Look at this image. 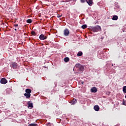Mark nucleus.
Masks as SVG:
<instances>
[{"label":"nucleus","mask_w":126,"mask_h":126,"mask_svg":"<svg viewBox=\"0 0 126 126\" xmlns=\"http://www.w3.org/2000/svg\"><path fill=\"white\" fill-rule=\"evenodd\" d=\"M101 30V27L99 26H95L92 29L93 32H99Z\"/></svg>","instance_id":"f257e3e1"},{"label":"nucleus","mask_w":126,"mask_h":126,"mask_svg":"<svg viewBox=\"0 0 126 126\" xmlns=\"http://www.w3.org/2000/svg\"><path fill=\"white\" fill-rule=\"evenodd\" d=\"M75 67L77 68H79V70H81V71H83V69H84V67L83 66L79 63L76 64L75 65Z\"/></svg>","instance_id":"f03ea898"},{"label":"nucleus","mask_w":126,"mask_h":126,"mask_svg":"<svg viewBox=\"0 0 126 126\" xmlns=\"http://www.w3.org/2000/svg\"><path fill=\"white\" fill-rule=\"evenodd\" d=\"M48 38V35L41 34L39 35V39L41 40H46Z\"/></svg>","instance_id":"7ed1b4c3"},{"label":"nucleus","mask_w":126,"mask_h":126,"mask_svg":"<svg viewBox=\"0 0 126 126\" xmlns=\"http://www.w3.org/2000/svg\"><path fill=\"white\" fill-rule=\"evenodd\" d=\"M0 82L1 84H6V83H7V80L4 78H2Z\"/></svg>","instance_id":"20e7f679"},{"label":"nucleus","mask_w":126,"mask_h":126,"mask_svg":"<svg viewBox=\"0 0 126 126\" xmlns=\"http://www.w3.org/2000/svg\"><path fill=\"white\" fill-rule=\"evenodd\" d=\"M64 36H68L69 35V31L68 29H66L63 31Z\"/></svg>","instance_id":"39448f33"},{"label":"nucleus","mask_w":126,"mask_h":126,"mask_svg":"<svg viewBox=\"0 0 126 126\" xmlns=\"http://www.w3.org/2000/svg\"><path fill=\"white\" fill-rule=\"evenodd\" d=\"M28 108L29 109H32L33 108V103H32V101H28Z\"/></svg>","instance_id":"423d86ee"},{"label":"nucleus","mask_w":126,"mask_h":126,"mask_svg":"<svg viewBox=\"0 0 126 126\" xmlns=\"http://www.w3.org/2000/svg\"><path fill=\"white\" fill-rule=\"evenodd\" d=\"M12 66L14 69H16L17 68L18 65L16 63H12Z\"/></svg>","instance_id":"0eeeda50"},{"label":"nucleus","mask_w":126,"mask_h":126,"mask_svg":"<svg viewBox=\"0 0 126 126\" xmlns=\"http://www.w3.org/2000/svg\"><path fill=\"white\" fill-rule=\"evenodd\" d=\"M86 1L90 6H91L92 4H93V1H92V0H86Z\"/></svg>","instance_id":"6e6552de"},{"label":"nucleus","mask_w":126,"mask_h":126,"mask_svg":"<svg viewBox=\"0 0 126 126\" xmlns=\"http://www.w3.org/2000/svg\"><path fill=\"white\" fill-rule=\"evenodd\" d=\"M92 93H96L97 92V88L96 87H93L91 90Z\"/></svg>","instance_id":"1a4fd4ad"},{"label":"nucleus","mask_w":126,"mask_h":126,"mask_svg":"<svg viewBox=\"0 0 126 126\" xmlns=\"http://www.w3.org/2000/svg\"><path fill=\"white\" fill-rule=\"evenodd\" d=\"M24 96L26 97L27 99H29L31 97V94H24Z\"/></svg>","instance_id":"9d476101"},{"label":"nucleus","mask_w":126,"mask_h":126,"mask_svg":"<svg viewBox=\"0 0 126 126\" xmlns=\"http://www.w3.org/2000/svg\"><path fill=\"white\" fill-rule=\"evenodd\" d=\"M94 109L95 111H96V112H98V111H99V110H100V107H99V106H98V105H95L94 107Z\"/></svg>","instance_id":"9b49d317"},{"label":"nucleus","mask_w":126,"mask_h":126,"mask_svg":"<svg viewBox=\"0 0 126 126\" xmlns=\"http://www.w3.org/2000/svg\"><path fill=\"white\" fill-rule=\"evenodd\" d=\"M25 92L28 94H31V92H32V90H31V89H27L25 90Z\"/></svg>","instance_id":"f8f14e48"},{"label":"nucleus","mask_w":126,"mask_h":126,"mask_svg":"<svg viewBox=\"0 0 126 126\" xmlns=\"http://www.w3.org/2000/svg\"><path fill=\"white\" fill-rule=\"evenodd\" d=\"M70 103H71V105H75V104H76V99H73L71 100Z\"/></svg>","instance_id":"ddd939ff"},{"label":"nucleus","mask_w":126,"mask_h":126,"mask_svg":"<svg viewBox=\"0 0 126 126\" xmlns=\"http://www.w3.org/2000/svg\"><path fill=\"white\" fill-rule=\"evenodd\" d=\"M119 17L117 15H114L112 17V20H118Z\"/></svg>","instance_id":"4468645a"},{"label":"nucleus","mask_w":126,"mask_h":126,"mask_svg":"<svg viewBox=\"0 0 126 126\" xmlns=\"http://www.w3.org/2000/svg\"><path fill=\"white\" fill-rule=\"evenodd\" d=\"M64 61L65 63L69 62V58L68 57H66L64 59Z\"/></svg>","instance_id":"2eb2a0df"},{"label":"nucleus","mask_w":126,"mask_h":126,"mask_svg":"<svg viewBox=\"0 0 126 126\" xmlns=\"http://www.w3.org/2000/svg\"><path fill=\"white\" fill-rule=\"evenodd\" d=\"M27 23H29L30 24L32 23V20L31 19H28L26 21Z\"/></svg>","instance_id":"dca6fc26"},{"label":"nucleus","mask_w":126,"mask_h":126,"mask_svg":"<svg viewBox=\"0 0 126 126\" xmlns=\"http://www.w3.org/2000/svg\"><path fill=\"white\" fill-rule=\"evenodd\" d=\"M83 54V53H82V52H78L77 54V57H81Z\"/></svg>","instance_id":"f3484780"},{"label":"nucleus","mask_w":126,"mask_h":126,"mask_svg":"<svg viewBox=\"0 0 126 126\" xmlns=\"http://www.w3.org/2000/svg\"><path fill=\"white\" fill-rule=\"evenodd\" d=\"M81 28H82V29H85L87 28V25H83L81 26Z\"/></svg>","instance_id":"a211bd4d"},{"label":"nucleus","mask_w":126,"mask_h":126,"mask_svg":"<svg viewBox=\"0 0 126 126\" xmlns=\"http://www.w3.org/2000/svg\"><path fill=\"white\" fill-rule=\"evenodd\" d=\"M31 34H32V36H36V35H37V33H36V32H35L34 31H32L31 32Z\"/></svg>","instance_id":"6ab92c4d"},{"label":"nucleus","mask_w":126,"mask_h":126,"mask_svg":"<svg viewBox=\"0 0 126 126\" xmlns=\"http://www.w3.org/2000/svg\"><path fill=\"white\" fill-rule=\"evenodd\" d=\"M123 91L124 93H126V86L123 87Z\"/></svg>","instance_id":"aec40b11"},{"label":"nucleus","mask_w":126,"mask_h":126,"mask_svg":"<svg viewBox=\"0 0 126 126\" xmlns=\"http://www.w3.org/2000/svg\"><path fill=\"white\" fill-rule=\"evenodd\" d=\"M29 126H38L37 124H31L29 125Z\"/></svg>","instance_id":"412c9836"},{"label":"nucleus","mask_w":126,"mask_h":126,"mask_svg":"<svg viewBox=\"0 0 126 126\" xmlns=\"http://www.w3.org/2000/svg\"><path fill=\"white\" fill-rule=\"evenodd\" d=\"M85 1H86V0H80V2L82 3H84V2H85Z\"/></svg>","instance_id":"4be33fe9"},{"label":"nucleus","mask_w":126,"mask_h":126,"mask_svg":"<svg viewBox=\"0 0 126 126\" xmlns=\"http://www.w3.org/2000/svg\"><path fill=\"white\" fill-rule=\"evenodd\" d=\"M106 94H107V95H110V94H111V92H109V91H107V92H106Z\"/></svg>","instance_id":"5701e85b"},{"label":"nucleus","mask_w":126,"mask_h":126,"mask_svg":"<svg viewBox=\"0 0 126 126\" xmlns=\"http://www.w3.org/2000/svg\"><path fill=\"white\" fill-rule=\"evenodd\" d=\"M65 2H67L68 1H71V0H63Z\"/></svg>","instance_id":"b1692460"},{"label":"nucleus","mask_w":126,"mask_h":126,"mask_svg":"<svg viewBox=\"0 0 126 126\" xmlns=\"http://www.w3.org/2000/svg\"><path fill=\"white\" fill-rule=\"evenodd\" d=\"M62 16H63V15H57V17L58 18H60V17H62Z\"/></svg>","instance_id":"393cba45"},{"label":"nucleus","mask_w":126,"mask_h":126,"mask_svg":"<svg viewBox=\"0 0 126 126\" xmlns=\"http://www.w3.org/2000/svg\"><path fill=\"white\" fill-rule=\"evenodd\" d=\"M14 27H18V24H15V25H14Z\"/></svg>","instance_id":"a878e982"},{"label":"nucleus","mask_w":126,"mask_h":126,"mask_svg":"<svg viewBox=\"0 0 126 126\" xmlns=\"http://www.w3.org/2000/svg\"><path fill=\"white\" fill-rule=\"evenodd\" d=\"M123 105H125V101L123 102Z\"/></svg>","instance_id":"bb28decb"},{"label":"nucleus","mask_w":126,"mask_h":126,"mask_svg":"<svg viewBox=\"0 0 126 126\" xmlns=\"http://www.w3.org/2000/svg\"><path fill=\"white\" fill-rule=\"evenodd\" d=\"M15 31H16L17 30L16 29H14Z\"/></svg>","instance_id":"cd10ccee"}]
</instances>
